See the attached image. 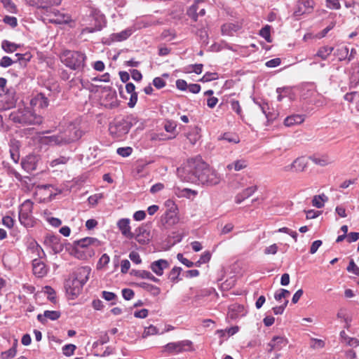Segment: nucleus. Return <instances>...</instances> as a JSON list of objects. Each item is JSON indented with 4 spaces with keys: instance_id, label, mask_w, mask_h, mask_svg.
<instances>
[{
    "instance_id": "nucleus-40",
    "label": "nucleus",
    "mask_w": 359,
    "mask_h": 359,
    "mask_svg": "<svg viewBox=\"0 0 359 359\" xmlns=\"http://www.w3.org/2000/svg\"><path fill=\"white\" fill-rule=\"evenodd\" d=\"M247 166V163L245 160H238L233 164H229L227 165L229 170H231L233 168L236 170H241V169Z\"/></svg>"
},
{
    "instance_id": "nucleus-47",
    "label": "nucleus",
    "mask_w": 359,
    "mask_h": 359,
    "mask_svg": "<svg viewBox=\"0 0 359 359\" xmlns=\"http://www.w3.org/2000/svg\"><path fill=\"white\" fill-rule=\"evenodd\" d=\"M211 258V255L209 252L206 251L205 252H203L199 260L195 264V265L196 266H199L201 264H205V263H207L210 261Z\"/></svg>"
},
{
    "instance_id": "nucleus-23",
    "label": "nucleus",
    "mask_w": 359,
    "mask_h": 359,
    "mask_svg": "<svg viewBox=\"0 0 359 359\" xmlns=\"http://www.w3.org/2000/svg\"><path fill=\"white\" fill-rule=\"evenodd\" d=\"M244 308L238 304H233L229 306L227 316L231 319H236L243 316Z\"/></svg>"
},
{
    "instance_id": "nucleus-31",
    "label": "nucleus",
    "mask_w": 359,
    "mask_h": 359,
    "mask_svg": "<svg viewBox=\"0 0 359 359\" xmlns=\"http://www.w3.org/2000/svg\"><path fill=\"white\" fill-rule=\"evenodd\" d=\"M19 47L20 45L7 40H4L1 43V48L6 53H13L16 51Z\"/></svg>"
},
{
    "instance_id": "nucleus-28",
    "label": "nucleus",
    "mask_w": 359,
    "mask_h": 359,
    "mask_svg": "<svg viewBox=\"0 0 359 359\" xmlns=\"http://www.w3.org/2000/svg\"><path fill=\"white\" fill-rule=\"evenodd\" d=\"M140 287L149 292L154 296H158L161 293V289L155 285L144 282L137 284Z\"/></svg>"
},
{
    "instance_id": "nucleus-17",
    "label": "nucleus",
    "mask_w": 359,
    "mask_h": 359,
    "mask_svg": "<svg viewBox=\"0 0 359 359\" xmlns=\"http://www.w3.org/2000/svg\"><path fill=\"white\" fill-rule=\"evenodd\" d=\"M169 267V264L165 259H158L153 262L150 265V269L157 276H162L163 274L164 269Z\"/></svg>"
},
{
    "instance_id": "nucleus-37",
    "label": "nucleus",
    "mask_w": 359,
    "mask_h": 359,
    "mask_svg": "<svg viewBox=\"0 0 359 359\" xmlns=\"http://www.w3.org/2000/svg\"><path fill=\"white\" fill-rule=\"evenodd\" d=\"M334 55L338 57L339 61L344 60L348 57V48L347 47H342L336 50Z\"/></svg>"
},
{
    "instance_id": "nucleus-42",
    "label": "nucleus",
    "mask_w": 359,
    "mask_h": 359,
    "mask_svg": "<svg viewBox=\"0 0 359 359\" xmlns=\"http://www.w3.org/2000/svg\"><path fill=\"white\" fill-rule=\"evenodd\" d=\"M76 348V346L74 344H69L65 345L62 348V353L65 356L69 357L74 354Z\"/></svg>"
},
{
    "instance_id": "nucleus-57",
    "label": "nucleus",
    "mask_w": 359,
    "mask_h": 359,
    "mask_svg": "<svg viewBox=\"0 0 359 359\" xmlns=\"http://www.w3.org/2000/svg\"><path fill=\"white\" fill-rule=\"evenodd\" d=\"M222 140H226L229 142L233 143H238L239 142L237 136L230 133H224L222 137Z\"/></svg>"
},
{
    "instance_id": "nucleus-30",
    "label": "nucleus",
    "mask_w": 359,
    "mask_h": 359,
    "mask_svg": "<svg viewBox=\"0 0 359 359\" xmlns=\"http://www.w3.org/2000/svg\"><path fill=\"white\" fill-rule=\"evenodd\" d=\"M328 200V198L324 194L315 196L312 200V205L317 208H321L324 206L325 203Z\"/></svg>"
},
{
    "instance_id": "nucleus-60",
    "label": "nucleus",
    "mask_w": 359,
    "mask_h": 359,
    "mask_svg": "<svg viewBox=\"0 0 359 359\" xmlns=\"http://www.w3.org/2000/svg\"><path fill=\"white\" fill-rule=\"evenodd\" d=\"M3 170L4 172L7 173L9 177H15L18 179L20 177V175L10 167H6V165H4Z\"/></svg>"
},
{
    "instance_id": "nucleus-61",
    "label": "nucleus",
    "mask_w": 359,
    "mask_h": 359,
    "mask_svg": "<svg viewBox=\"0 0 359 359\" xmlns=\"http://www.w3.org/2000/svg\"><path fill=\"white\" fill-rule=\"evenodd\" d=\"M122 295L126 300H130L133 298L135 293L133 290L125 288L122 290Z\"/></svg>"
},
{
    "instance_id": "nucleus-13",
    "label": "nucleus",
    "mask_w": 359,
    "mask_h": 359,
    "mask_svg": "<svg viewBox=\"0 0 359 359\" xmlns=\"http://www.w3.org/2000/svg\"><path fill=\"white\" fill-rule=\"evenodd\" d=\"M39 161V157L35 154H29L22 161V167L27 172L35 170Z\"/></svg>"
},
{
    "instance_id": "nucleus-35",
    "label": "nucleus",
    "mask_w": 359,
    "mask_h": 359,
    "mask_svg": "<svg viewBox=\"0 0 359 359\" xmlns=\"http://www.w3.org/2000/svg\"><path fill=\"white\" fill-rule=\"evenodd\" d=\"M16 345L17 341L15 343L14 346L12 348L8 349V351L2 352L1 354V359H10L13 358L17 353Z\"/></svg>"
},
{
    "instance_id": "nucleus-34",
    "label": "nucleus",
    "mask_w": 359,
    "mask_h": 359,
    "mask_svg": "<svg viewBox=\"0 0 359 359\" xmlns=\"http://www.w3.org/2000/svg\"><path fill=\"white\" fill-rule=\"evenodd\" d=\"M190 143L195 144L200 138L199 130L198 128H194L187 135Z\"/></svg>"
},
{
    "instance_id": "nucleus-5",
    "label": "nucleus",
    "mask_w": 359,
    "mask_h": 359,
    "mask_svg": "<svg viewBox=\"0 0 359 359\" xmlns=\"http://www.w3.org/2000/svg\"><path fill=\"white\" fill-rule=\"evenodd\" d=\"M33 205V202L26 200L20 206L19 221L26 228H32L36 224V219L32 215Z\"/></svg>"
},
{
    "instance_id": "nucleus-45",
    "label": "nucleus",
    "mask_w": 359,
    "mask_h": 359,
    "mask_svg": "<svg viewBox=\"0 0 359 359\" xmlns=\"http://www.w3.org/2000/svg\"><path fill=\"white\" fill-rule=\"evenodd\" d=\"M311 342L312 343L311 344V348H312L313 349L323 348V347H325V341L323 340L319 339L312 338Z\"/></svg>"
},
{
    "instance_id": "nucleus-56",
    "label": "nucleus",
    "mask_w": 359,
    "mask_h": 359,
    "mask_svg": "<svg viewBox=\"0 0 359 359\" xmlns=\"http://www.w3.org/2000/svg\"><path fill=\"white\" fill-rule=\"evenodd\" d=\"M347 271L348 272L353 273V274L356 276H359V268L358 266L355 264L354 261L352 259L349 262V264L347 267Z\"/></svg>"
},
{
    "instance_id": "nucleus-39",
    "label": "nucleus",
    "mask_w": 359,
    "mask_h": 359,
    "mask_svg": "<svg viewBox=\"0 0 359 359\" xmlns=\"http://www.w3.org/2000/svg\"><path fill=\"white\" fill-rule=\"evenodd\" d=\"M175 137V135L171 137V136L166 135L163 133H152L151 135L150 138L152 141H162V140H172Z\"/></svg>"
},
{
    "instance_id": "nucleus-53",
    "label": "nucleus",
    "mask_w": 359,
    "mask_h": 359,
    "mask_svg": "<svg viewBox=\"0 0 359 359\" xmlns=\"http://www.w3.org/2000/svg\"><path fill=\"white\" fill-rule=\"evenodd\" d=\"M217 79V73L207 72L201 79L202 82H208Z\"/></svg>"
},
{
    "instance_id": "nucleus-48",
    "label": "nucleus",
    "mask_w": 359,
    "mask_h": 359,
    "mask_svg": "<svg viewBox=\"0 0 359 359\" xmlns=\"http://www.w3.org/2000/svg\"><path fill=\"white\" fill-rule=\"evenodd\" d=\"M116 151L118 155L123 157H128L132 154L133 149L130 147H120L117 149Z\"/></svg>"
},
{
    "instance_id": "nucleus-27",
    "label": "nucleus",
    "mask_w": 359,
    "mask_h": 359,
    "mask_svg": "<svg viewBox=\"0 0 359 359\" xmlns=\"http://www.w3.org/2000/svg\"><path fill=\"white\" fill-rule=\"evenodd\" d=\"M132 34V30L130 29H125L119 33L112 34L110 37L114 41H122L127 39Z\"/></svg>"
},
{
    "instance_id": "nucleus-59",
    "label": "nucleus",
    "mask_w": 359,
    "mask_h": 359,
    "mask_svg": "<svg viewBox=\"0 0 359 359\" xmlns=\"http://www.w3.org/2000/svg\"><path fill=\"white\" fill-rule=\"evenodd\" d=\"M46 220L53 226L54 227H58L61 225L62 221L56 217H46Z\"/></svg>"
},
{
    "instance_id": "nucleus-51",
    "label": "nucleus",
    "mask_w": 359,
    "mask_h": 359,
    "mask_svg": "<svg viewBox=\"0 0 359 359\" xmlns=\"http://www.w3.org/2000/svg\"><path fill=\"white\" fill-rule=\"evenodd\" d=\"M14 63V61L8 56H4L0 60V67H8L11 66Z\"/></svg>"
},
{
    "instance_id": "nucleus-46",
    "label": "nucleus",
    "mask_w": 359,
    "mask_h": 359,
    "mask_svg": "<svg viewBox=\"0 0 359 359\" xmlns=\"http://www.w3.org/2000/svg\"><path fill=\"white\" fill-rule=\"evenodd\" d=\"M181 268L180 267H174L170 272L169 274V278L172 282H176L178 280V276L180 274L181 272Z\"/></svg>"
},
{
    "instance_id": "nucleus-24",
    "label": "nucleus",
    "mask_w": 359,
    "mask_h": 359,
    "mask_svg": "<svg viewBox=\"0 0 359 359\" xmlns=\"http://www.w3.org/2000/svg\"><path fill=\"white\" fill-rule=\"evenodd\" d=\"M130 274L142 278V279H149L155 283L159 282V279L154 276L149 271L145 270H132L130 271Z\"/></svg>"
},
{
    "instance_id": "nucleus-43",
    "label": "nucleus",
    "mask_w": 359,
    "mask_h": 359,
    "mask_svg": "<svg viewBox=\"0 0 359 359\" xmlns=\"http://www.w3.org/2000/svg\"><path fill=\"white\" fill-rule=\"evenodd\" d=\"M290 292L287 290L285 289H280L279 290L276 291L274 294V298L276 300L280 302L283 298H286L290 295Z\"/></svg>"
},
{
    "instance_id": "nucleus-62",
    "label": "nucleus",
    "mask_w": 359,
    "mask_h": 359,
    "mask_svg": "<svg viewBox=\"0 0 359 359\" xmlns=\"http://www.w3.org/2000/svg\"><path fill=\"white\" fill-rule=\"evenodd\" d=\"M3 224L6 226V227L11 229L13 226L15 221L14 219L10 217V216H5L3 217L2 219Z\"/></svg>"
},
{
    "instance_id": "nucleus-11",
    "label": "nucleus",
    "mask_w": 359,
    "mask_h": 359,
    "mask_svg": "<svg viewBox=\"0 0 359 359\" xmlns=\"http://www.w3.org/2000/svg\"><path fill=\"white\" fill-rule=\"evenodd\" d=\"M313 0H299L294 9V15L296 17H299L304 13H311L313 10Z\"/></svg>"
},
{
    "instance_id": "nucleus-7",
    "label": "nucleus",
    "mask_w": 359,
    "mask_h": 359,
    "mask_svg": "<svg viewBox=\"0 0 359 359\" xmlns=\"http://www.w3.org/2000/svg\"><path fill=\"white\" fill-rule=\"evenodd\" d=\"M81 137V133L75 130L74 135L67 136H62V133L58 135L51 136H44L41 138V142L43 144L49 145H62L69 142L76 141Z\"/></svg>"
},
{
    "instance_id": "nucleus-41",
    "label": "nucleus",
    "mask_w": 359,
    "mask_h": 359,
    "mask_svg": "<svg viewBox=\"0 0 359 359\" xmlns=\"http://www.w3.org/2000/svg\"><path fill=\"white\" fill-rule=\"evenodd\" d=\"M75 130H79L81 133V137L82 136L81 130L76 126V124L70 123L64 132H62V136L72 135L74 133Z\"/></svg>"
},
{
    "instance_id": "nucleus-38",
    "label": "nucleus",
    "mask_w": 359,
    "mask_h": 359,
    "mask_svg": "<svg viewBox=\"0 0 359 359\" xmlns=\"http://www.w3.org/2000/svg\"><path fill=\"white\" fill-rule=\"evenodd\" d=\"M4 7L11 13H17V8L11 0H1Z\"/></svg>"
},
{
    "instance_id": "nucleus-3",
    "label": "nucleus",
    "mask_w": 359,
    "mask_h": 359,
    "mask_svg": "<svg viewBox=\"0 0 359 359\" xmlns=\"http://www.w3.org/2000/svg\"><path fill=\"white\" fill-rule=\"evenodd\" d=\"M12 119L25 125H36L42 123V116L37 114L29 107L18 109V112L11 114Z\"/></svg>"
},
{
    "instance_id": "nucleus-4",
    "label": "nucleus",
    "mask_w": 359,
    "mask_h": 359,
    "mask_svg": "<svg viewBox=\"0 0 359 359\" xmlns=\"http://www.w3.org/2000/svg\"><path fill=\"white\" fill-rule=\"evenodd\" d=\"M132 126V122L129 118H116L109 126L110 135L116 139L123 138L129 132Z\"/></svg>"
},
{
    "instance_id": "nucleus-2",
    "label": "nucleus",
    "mask_w": 359,
    "mask_h": 359,
    "mask_svg": "<svg viewBox=\"0 0 359 359\" xmlns=\"http://www.w3.org/2000/svg\"><path fill=\"white\" fill-rule=\"evenodd\" d=\"M87 57L80 51L65 50L60 54L61 62L67 67L77 72H83Z\"/></svg>"
},
{
    "instance_id": "nucleus-25",
    "label": "nucleus",
    "mask_w": 359,
    "mask_h": 359,
    "mask_svg": "<svg viewBox=\"0 0 359 359\" xmlns=\"http://www.w3.org/2000/svg\"><path fill=\"white\" fill-rule=\"evenodd\" d=\"M175 193L179 198L185 197L187 198H193L198 194V192L196 191L192 190V189H188V188H184V189L176 188L175 189Z\"/></svg>"
},
{
    "instance_id": "nucleus-1",
    "label": "nucleus",
    "mask_w": 359,
    "mask_h": 359,
    "mask_svg": "<svg viewBox=\"0 0 359 359\" xmlns=\"http://www.w3.org/2000/svg\"><path fill=\"white\" fill-rule=\"evenodd\" d=\"M177 172L179 174L182 172L188 174V176L184 177V180H203L204 177H208L207 173L209 169L201 157L198 156L189 159L184 167L178 168Z\"/></svg>"
},
{
    "instance_id": "nucleus-52",
    "label": "nucleus",
    "mask_w": 359,
    "mask_h": 359,
    "mask_svg": "<svg viewBox=\"0 0 359 359\" xmlns=\"http://www.w3.org/2000/svg\"><path fill=\"white\" fill-rule=\"evenodd\" d=\"M6 97L8 99L6 100V104L4 106V109H9L14 107L15 105V102H16V100H15L14 95H12L11 97L8 95Z\"/></svg>"
},
{
    "instance_id": "nucleus-29",
    "label": "nucleus",
    "mask_w": 359,
    "mask_h": 359,
    "mask_svg": "<svg viewBox=\"0 0 359 359\" xmlns=\"http://www.w3.org/2000/svg\"><path fill=\"white\" fill-rule=\"evenodd\" d=\"M239 25L233 23H226L222 25V32L225 35H232L234 32L238 30Z\"/></svg>"
},
{
    "instance_id": "nucleus-9",
    "label": "nucleus",
    "mask_w": 359,
    "mask_h": 359,
    "mask_svg": "<svg viewBox=\"0 0 359 359\" xmlns=\"http://www.w3.org/2000/svg\"><path fill=\"white\" fill-rule=\"evenodd\" d=\"M70 158L65 156H60L48 163V169L53 173L59 175V173L66 172L67 171V164Z\"/></svg>"
},
{
    "instance_id": "nucleus-55",
    "label": "nucleus",
    "mask_w": 359,
    "mask_h": 359,
    "mask_svg": "<svg viewBox=\"0 0 359 359\" xmlns=\"http://www.w3.org/2000/svg\"><path fill=\"white\" fill-rule=\"evenodd\" d=\"M158 332L157 328L154 325H150L148 327H146L144 329V331L143 332V337H147L149 335L156 334Z\"/></svg>"
},
{
    "instance_id": "nucleus-32",
    "label": "nucleus",
    "mask_w": 359,
    "mask_h": 359,
    "mask_svg": "<svg viewBox=\"0 0 359 359\" xmlns=\"http://www.w3.org/2000/svg\"><path fill=\"white\" fill-rule=\"evenodd\" d=\"M333 50L334 48L332 46H323L319 48L316 53V55L323 60H326Z\"/></svg>"
},
{
    "instance_id": "nucleus-26",
    "label": "nucleus",
    "mask_w": 359,
    "mask_h": 359,
    "mask_svg": "<svg viewBox=\"0 0 359 359\" xmlns=\"http://www.w3.org/2000/svg\"><path fill=\"white\" fill-rule=\"evenodd\" d=\"M163 219L169 225L177 223L179 220L177 217V210H166Z\"/></svg>"
},
{
    "instance_id": "nucleus-6",
    "label": "nucleus",
    "mask_w": 359,
    "mask_h": 359,
    "mask_svg": "<svg viewBox=\"0 0 359 359\" xmlns=\"http://www.w3.org/2000/svg\"><path fill=\"white\" fill-rule=\"evenodd\" d=\"M97 239L90 237H86L74 242V246L77 253H82L81 259H87L92 257L95 252L90 247L91 245L97 243Z\"/></svg>"
},
{
    "instance_id": "nucleus-14",
    "label": "nucleus",
    "mask_w": 359,
    "mask_h": 359,
    "mask_svg": "<svg viewBox=\"0 0 359 359\" xmlns=\"http://www.w3.org/2000/svg\"><path fill=\"white\" fill-rule=\"evenodd\" d=\"M203 3V1H196L187 11V15L194 21H197L198 16H203L205 14V8L200 7Z\"/></svg>"
},
{
    "instance_id": "nucleus-36",
    "label": "nucleus",
    "mask_w": 359,
    "mask_h": 359,
    "mask_svg": "<svg viewBox=\"0 0 359 359\" xmlns=\"http://www.w3.org/2000/svg\"><path fill=\"white\" fill-rule=\"evenodd\" d=\"M350 83L353 87L359 84V65L353 69L350 76Z\"/></svg>"
},
{
    "instance_id": "nucleus-58",
    "label": "nucleus",
    "mask_w": 359,
    "mask_h": 359,
    "mask_svg": "<svg viewBox=\"0 0 359 359\" xmlns=\"http://www.w3.org/2000/svg\"><path fill=\"white\" fill-rule=\"evenodd\" d=\"M177 125L175 122L172 121H167L164 125V128L166 132L174 133L176 130Z\"/></svg>"
},
{
    "instance_id": "nucleus-8",
    "label": "nucleus",
    "mask_w": 359,
    "mask_h": 359,
    "mask_svg": "<svg viewBox=\"0 0 359 359\" xmlns=\"http://www.w3.org/2000/svg\"><path fill=\"white\" fill-rule=\"evenodd\" d=\"M193 344L189 340H182L177 342H170L163 347V352L172 354H178L185 351H192Z\"/></svg>"
},
{
    "instance_id": "nucleus-64",
    "label": "nucleus",
    "mask_w": 359,
    "mask_h": 359,
    "mask_svg": "<svg viewBox=\"0 0 359 359\" xmlns=\"http://www.w3.org/2000/svg\"><path fill=\"white\" fill-rule=\"evenodd\" d=\"M281 63V60L280 58L277 57V58H274V59H271L269 61H267L266 62V66L268 67H276L278 66H279Z\"/></svg>"
},
{
    "instance_id": "nucleus-18",
    "label": "nucleus",
    "mask_w": 359,
    "mask_h": 359,
    "mask_svg": "<svg viewBox=\"0 0 359 359\" xmlns=\"http://www.w3.org/2000/svg\"><path fill=\"white\" fill-rule=\"evenodd\" d=\"M117 226L123 236L130 239L134 238V233L130 231L129 219H121L117 222Z\"/></svg>"
},
{
    "instance_id": "nucleus-12",
    "label": "nucleus",
    "mask_w": 359,
    "mask_h": 359,
    "mask_svg": "<svg viewBox=\"0 0 359 359\" xmlns=\"http://www.w3.org/2000/svg\"><path fill=\"white\" fill-rule=\"evenodd\" d=\"M309 163V158L306 156H300L296 158L291 165L285 168L286 170L292 172H303L305 170Z\"/></svg>"
},
{
    "instance_id": "nucleus-54",
    "label": "nucleus",
    "mask_w": 359,
    "mask_h": 359,
    "mask_svg": "<svg viewBox=\"0 0 359 359\" xmlns=\"http://www.w3.org/2000/svg\"><path fill=\"white\" fill-rule=\"evenodd\" d=\"M326 6L330 9L338 10L341 8L339 0H325Z\"/></svg>"
},
{
    "instance_id": "nucleus-44",
    "label": "nucleus",
    "mask_w": 359,
    "mask_h": 359,
    "mask_svg": "<svg viewBox=\"0 0 359 359\" xmlns=\"http://www.w3.org/2000/svg\"><path fill=\"white\" fill-rule=\"evenodd\" d=\"M270 26L266 25L259 32V34L262 36L267 42H271V36H270Z\"/></svg>"
},
{
    "instance_id": "nucleus-63",
    "label": "nucleus",
    "mask_w": 359,
    "mask_h": 359,
    "mask_svg": "<svg viewBox=\"0 0 359 359\" xmlns=\"http://www.w3.org/2000/svg\"><path fill=\"white\" fill-rule=\"evenodd\" d=\"M153 84L156 88L161 89L165 86V82L161 77H156L153 80Z\"/></svg>"
},
{
    "instance_id": "nucleus-50",
    "label": "nucleus",
    "mask_w": 359,
    "mask_h": 359,
    "mask_svg": "<svg viewBox=\"0 0 359 359\" xmlns=\"http://www.w3.org/2000/svg\"><path fill=\"white\" fill-rule=\"evenodd\" d=\"M60 316V312L56 311H46L43 317L49 318L52 320H57Z\"/></svg>"
},
{
    "instance_id": "nucleus-16",
    "label": "nucleus",
    "mask_w": 359,
    "mask_h": 359,
    "mask_svg": "<svg viewBox=\"0 0 359 359\" xmlns=\"http://www.w3.org/2000/svg\"><path fill=\"white\" fill-rule=\"evenodd\" d=\"M134 238L140 244H146L150 240V232L146 226H141L135 230Z\"/></svg>"
},
{
    "instance_id": "nucleus-19",
    "label": "nucleus",
    "mask_w": 359,
    "mask_h": 359,
    "mask_svg": "<svg viewBox=\"0 0 359 359\" xmlns=\"http://www.w3.org/2000/svg\"><path fill=\"white\" fill-rule=\"evenodd\" d=\"M90 271V268L88 266L80 267L76 270L73 276L84 285L89 278Z\"/></svg>"
},
{
    "instance_id": "nucleus-22",
    "label": "nucleus",
    "mask_w": 359,
    "mask_h": 359,
    "mask_svg": "<svg viewBox=\"0 0 359 359\" xmlns=\"http://www.w3.org/2000/svg\"><path fill=\"white\" fill-rule=\"evenodd\" d=\"M304 116L301 114H292L287 116L284 120V125L286 127H292L301 124L304 121Z\"/></svg>"
},
{
    "instance_id": "nucleus-20",
    "label": "nucleus",
    "mask_w": 359,
    "mask_h": 359,
    "mask_svg": "<svg viewBox=\"0 0 359 359\" xmlns=\"http://www.w3.org/2000/svg\"><path fill=\"white\" fill-rule=\"evenodd\" d=\"M33 273L38 277H43L48 272L45 264L39 259H34L32 262Z\"/></svg>"
},
{
    "instance_id": "nucleus-21",
    "label": "nucleus",
    "mask_w": 359,
    "mask_h": 359,
    "mask_svg": "<svg viewBox=\"0 0 359 359\" xmlns=\"http://www.w3.org/2000/svg\"><path fill=\"white\" fill-rule=\"evenodd\" d=\"M30 104L34 107L46 108L48 106V100L43 93H38L30 101Z\"/></svg>"
},
{
    "instance_id": "nucleus-10",
    "label": "nucleus",
    "mask_w": 359,
    "mask_h": 359,
    "mask_svg": "<svg viewBox=\"0 0 359 359\" xmlns=\"http://www.w3.org/2000/svg\"><path fill=\"white\" fill-rule=\"evenodd\" d=\"M83 285H84L72 276L65 282L66 292L71 299H73L80 294Z\"/></svg>"
},
{
    "instance_id": "nucleus-15",
    "label": "nucleus",
    "mask_w": 359,
    "mask_h": 359,
    "mask_svg": "<svg viewBox=\"0 0 359 359\" xmlns=\"http://www.w3.org/2000/svg\"><path fill=\"white\" fill-rule=\"evenodd\" d=\"M288 341L285 337H274L271 341L268 344V351L271 352L273 351H280L283 347L286 346Z\"/></svg>"
},
{
    "instance_id": "nucleus-49",
    "label": "nucleus",
    "mask_w": 359,
    "mask_h": 359,
    "mask_svg": "<svg viewBox=\"0 0 359 359\" xmlns=\"http://www.w3.org/2000/svg\"><path fill=\"white\" fill-rule=\"evenodd\" d=\"M3 22L13 28L18 25L17 18L13 16H5L3 19Z\"/></svg>"
},
{
    "instance_id": "nucleus-33",
    "label": "nucleus",
    "mask_w": 359,
    "mask_h": 359,
    "mask_svg": "<svg viewBox=\"0 0 359 359\" xmlns=\"http://www.w3.org/2000/svg\"><path fill=\"white\" fill-rule=\"evenodd\" d=\"M309 161H312L315 164L319 165L320 166H325L330 163L331 161L327 156H311L309 157Z\"/></svg>"
}]
</instances>
